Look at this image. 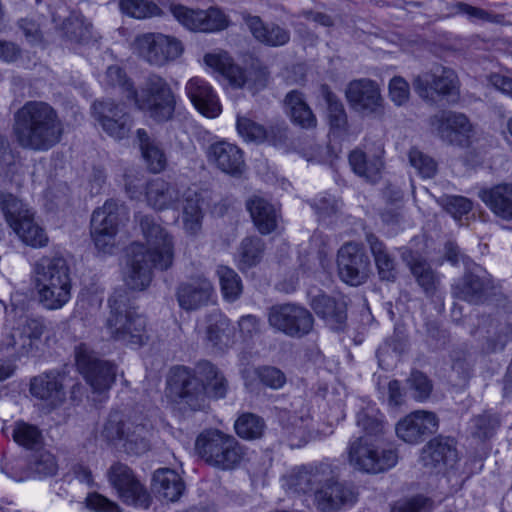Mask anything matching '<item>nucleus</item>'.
Masks as SVG:
<instances>
[{
	"label": "nucleus",
	"mask_w": 512,
	"mask_h": 512,
	"mask_svg": "<svg viewBox=\"0 0 512 512\" xmlns=\"http://www.w3.org/2000/svg\"><path fill=\"white\" fill-rule=\"evenodd\" d=\"M146 245L132 243L128 248L126 286L135 291L145 290L151 283L153 268L167 270L174 259V242L169 232L152 215L137 214Z\"/></svg>",
	"instance_id": "nucleus-1"
},
{
	"label": "nucleus",
	"mask_w": 512,
	"mask_h": 512,
	"mask_svg": "<svg viewBox=\"0 0 512 512\" xmlns=\"http://www.w3.org/2000/svg\"><path fill=\"white\" fill-rule=\"evenodd\" d=\"M168 384L175 401L193 412L208 407L207 388L216 399L224 398L228 390L226 378L209 361H200L193 370L184 366L173 368Z\"/></svg>",
	"instance_id": "nucleus-2"
},
{
	"label": "nucleus",
	"mask_w": 512,
	"mask_h": 512,
	"mask_svg": "<svg viewBox=\"0 0 512 512\" xmlns=\"http://www.w3.org/2000/svg\"><path fill=\"white\" fill-rule=\"evenodd\" d=\"M13 131L22 148L47 151L60 142L63 124L48 103L28 101L15 113Z\"/></svg>",
	"instance_id": "nucleus-3"
},
{
	"label": "nucleus",
	"mask_w": 512,
	"mask_h": 512,
	"mask_svg": "<svg viewBox=\"0 0 512 512\" xmlns=\"http://www.w3.org/2000/svg\"><path fill=\"white\" fill-rule=\"evenodd\" d=\"M111 308L105 327L110 338L131 347H141L148 341L146 318L129 304L125 291L115 290L108 300Z\"/></svg>",
	"instance_id": "nucleus-4"
},
{
	"label": "nucleus",
	"mask_w": 512,
	"mask_h": 512,
	"mask_svg": "<svg viewBox=\"0 0 512 512\" xmlns=\"http://www.w3.org/2000/svg\"><path fill=\"white\" fill-rule=\"evenodd\" d=\"M40 302L50 310L62 308L71 298L70 269L61 256L43 257L35 265Z\"/></svg>",
	"instance_id": "nucleus-5"
},
{
	"label": "nucleus",
	"mask_w": 512,
	"mask_h": 512,
	"mask_svg": "<svg viewBox=\"0 0 512 512\" xmlns=\"http://www.w3.org/2000/svg\"><path fill=\"white\" fill-rule=\"evenodd\" d=\"M195 451L206 464L222 471L236 469L245 456L244 446L233 435L215 428L197 436Z\"/></svg>",
	"instance_id": "nucleus-6"
},
{
	"label": "nucleus",
	"mask_w": 512,
	"mask_h": 512,
	"mask_svg": "<svg viewBox=\"0 0 512 512\" xmlns=\"http://www.w3.org/2000/svg\"><path fill=\"white\" fill-rule=\"evenodd\" d=\"M6 323L10 332L3 336L0 350L14 359L33 352L46 329L41 318L29 317L22 311L18 316L16 309L7 311Z\"/></svg>",
	"instance_id": "nucleus-7"
},
{
	"label": "nucleus",
	"mask_w": 512,
	"mask_h": 512,
	"mask_svg": "<svg viewBox=\"0 0 512 512\" xmlns=\"http://www.w3.org/2000/svg\"><path fill=\"white\" fill-rule=\"evenodd\" d=\"M347 452L352 467L370 474L385 472L398 462L397 451L381 438L355 437L349 441Z\"/></svg>",
	"instance_id": "nucleus-8"
},
{
	"label": "nucleus",
	"mask_w": 512,
	"mask_h": 512,
	"mask_svg": "<svg viewBox=\"0 0 512 512\" xmlns=\"http://www.w3.org/2000/svg\"><path fill=\"white\" fill-rule=\"evenodd\" d=\"M131 100L157 122L170 120L175 111L176 98L170 85L156 74L146 78L140 92L136 91Z\"/></svg>",
	"instance_id": "nucleus-9"
},
{
	"label": "nucleus",
	"mask_w": 512,
	"mask_h": 512,
	"mask_svg": "<svg viewBox=\"0 0 512 512\" xmlns=\"http://www.w3.org/2000/svg\"><path fill=\"white\" fill-rule=\"evenodd\" d=\"M75 362L78 371L94 393L107 392L116 379V366L98 357L87 344L80 343L75 347Z\"/></svg>",
	"instance_id": "nucleus-10"
},
{
	"label": "nucleus",
	"mask_w": 512,
	"mask_h": 512,
	"mask_svg": "<svg viewBox=\"0 0 512 512\" xmlns=\"http://www.w3.org/2000/svg\"><path fill=\"white\" fill-rule=\"evenodd\" d=\"M494 289L491 274L475 262L467 261L463 275L452 285V295L456 299L479 305L493 295Z\"/></svg>",
	"instance_id": "nucleus-11"
},
{
	"label": "nucleus",
	"mask_w": 512,
	"mask_h": 512,
	"mask_svg": "<svg viewBox=\"0 0 512 512\" xmlns=\"http://www.w3.org/2000/svg\"><path fill=\"white\" fill-rule=\"evenodd\" d=\"M126 217L125 207L114 199L107 200L91 217V236L98 250L110 253L120 222Z\"/></svg>",
	"instance_id": "nucleus-12"
},
{
	"label": "nucleus",
	"mask_w": 512,
	"mask_h": 512,
	"mask_svg": "<svg viewBox=\"0 0 512 512\" xmlns=\"http://www.w3.org/2000/svg\"><path fill=\"white\" fill-rule=\"evenodd\" d=\"M358 492L354 485L340 481L336 468L329 463V475L316 490L314 504L320 512H338L356 503Z\"/></svg>",
	"instance_id": "nucleus-13"
},
{
	"label": "nucleus",
	"mask_w": 512,
	"mask_h": 512,
	"mask_svg": "<svg viewBox=\"0 0 512 512\" xmlns=\"http://www.w3.org/2000/svg\"><path fill=\"white\" fill-rule=\"evenodd\" d=\"M412 85L420 98L432 103L436 101V96L452 97V101H455L459 94V80L455 71L441 65L416 76Z\"/></svg>",
	"instance_id": "nucleus-14"
},
{
	"label": "nucleus",
	"mask_w": 512,
	"mask_h": 512,
	"mask_svg": "<svg viewBox=\"0 0 512 512\" xmlns=\"http://www.w3.org/2000/svg\"><path fill=\"white\" fill-rule=\"evenodd\" d=\"M135 48L142 59L158 67L176 60L184 50L181 41L174 36L152 32L137 36Z\"/></svg>",
	"instance_id": "nucleus-15"
},
{
	"label": "nucleus",
	"mask_w": 512,
	"mask_h": 512,
	"mask_svg": "<svg viewBox=\"0 0 512 512\" xmlns=\"http://www.w3.org/2000/svg\"><path fill=\"white\" fill-rule=\"evenodd\" d=\"M267 316L271 327L296 338L307 335L314 323L312 314L306 308L289 303L272 306Z\"/></svg>",
	"instance_id": "nucleus-16"
},
{
	"label": "nucleus",
	"mask_w": 512,
	"mask_h": 512,
	"mask_svg": "<svg viewBox=\"0 0 512 512\" xmlns=\"http://www.w3.org/2000/svg\"><path fill=\"white\" fill-rule=\"evenodd\" d=\"M107 476L109 483L117 490L124 503L140 509L150 507L151 495L127 465L113 464L109 468Z\"/></svg>",
	"instance_id": "nucleus-17"
},
{
	"label": "nucleus",
	"mask_w": 512,
	"mask_h": 512,
	"mask_svg": "<svg viewBox=\"0 0 512 512\" xmlns=\"http://www.w3.org/2000/svg\"><path fill=\"white\" fill-rule=\"evenodd\" d=\"M92 115L109 136L118 140L128 137L133 126L126 106L113 100L95 101L92 104Z\"/></svg>",
	"instance_id": "nucleus-18"
},
{
	"label": "nucleus",
	"mask_w": 512,
	"mask_h": 512,
	"mask_svg": "<svg viewBox=\"0 0 512 512\" xmlns=\"http://www.w3.org/2000/svg\"><path fill=\"white\" fill-rule=\"evenodd\" d=\"M429 124L434 134L453 145H464L473 130L465 114L449 110H442L431 116Z\"/></svg>",
	"instance_id": "nucleus-19"
},
{
	"label": "nucleus",
	"mask_w": 512,
	"mask_h": 512,
	"mask_svg": "<svg viewBox=\"0 0 512 512\" xmlns=\"http://www.w3.org/2000/svg\"><path fill=\"white\" fill-rule=\"evenodd\" d=\"M339 277L347 284L358 286L368 277L370 261L363 248L356 243H346L337 254Z\"/></svg>",
	"instance_id": "nucleus-20"
},
{
	"label": "nucleus",
	"mask_w": 512,
	"mask_h": 512,
	"mask_svg": "<svg viewBox=\"0 0 512 512\" xmlns=\"http://www.w3.org/2000/svg\"><path fill=\"white\" fill-rule=\"evenodd\" d=\"M169 10L189 30L212 32L221 30L227 25L225 14L217 8L192 10L182 5L171 4Z\"/></svg>",
	"instance_id": "nucleus-21"
},
{
	"label": "nucleus",
	"mask_w": 512,
	"mask_h": 512,
	"mask_svg": "<svg viewBox=\"0 0 512 512\" xmlns=\"http://www.w3.org/2000/svg\"><path fill=\"white\" fill-rule=\"evenodd\" d=\"M329 475V463L302 465L292 469L283 477V486L291 493L307 494L316 490L322 479Z\"/></svg>",
	"instance_id": "nucleus-22"
},
{
	"label": "nucleus",
	"mask_w": 512,
	"mask_h": 512,
	"mask_svg": "<svg viewBox=\"0 0 512 512\" xmlns=\"http://www.w3.org/2000/svg\"><path fill=\"white\" fill-rule=\"evenodd\" d=\"M346 98L353 110L364 115L377 113L382 108L380 88L367 78L351 81L346 89Z\"/></svg>",
	"instance_id": "nucleus-23"
},
{
	"label": "nucleus",
	"mask_w": 512,
	"mask_h": 512,
	"mask_svg": "<svg viewBox=\"0 0 512 512\" xmlns=\"http://www.w3.org/2000/svg\"><path fill=\"white\" fill-rule=\"evenodd\" d=\"M438 426L439 419L435 413L417 410L400 420L395 430L399 439L409 444H417L425 436L435 433Z\"/></svg>",
	"instance_id": "nucleus-24"
},
{
	"label": "nucleus",
	"mask_w": 512,
	"mask_h": 512,
	"mask_svg": "<svg viewBox=\"0 0 512 512\" xmlns=\"http://www.w3.org/2000/svg\"><path fill=\"white\" fill-rule=\"evenodd\" d=\"M214 293L211 281L203 275H199L181 282L176 289V298L182 309L193 311L208 305Z\"/></svg>",
	"instance_id": "nucleus-25"
},
{
	"label": "nucleus",
	"mask_w": 512,
	"mask_h": 512,
	"mask_svg": "<svg viewBox=\"0 0 512 512\" xmlns=\"http://www.w3.org/2000/svg\"><path fill=\"white\" fill-rule=\"evenodd\" d=\"M348 302V297L341 293H320L311 299L310 305L315 314L331 329L339 330L347 319Z\"/></svg>",
	"instance_id": "nucleus-26"
},
{
	"label": "nucleus",
	"mask_w": 512,
	"mask_h": 512,
	"mask_svg": "<svg viewBox=\"0 0 512 512\" xmlns=\"http://www.w3.org/2000/svg\"><path fill=\"white\" fill-rule=\"evenodd\" d=\"M208 162L223 173L240 176L245 169L242 150L229 142L219 141L211 144L206 152Z\"/></svg>",
	"instance_id": "nucleus-27"
},
{
	"label": "nucleus",
	"mask_w": 512,
	"mask_h": 512,
	"mask_svg": "<svg viewBox=\"0 0 512 512\" xmlns=\"http://www.w3.org/2000/svg\"><path fill=\"white\" fill-rule=\"evenodd\" d=\"M421 461L425 467L438 471L452 467L457 461L453 439L442 436L431 439L422 449Z\"/></svg>",
	"instance_id": "nucleus-28"
},
{
	"label": "nucleus",
	"mask_w": 512,
	"mask_h": 512,
	"mask_svg": "<svg viewBox=\"0 0 512 512\" xmlns=\"http://www.w3.org/2000/svg\"><path fill=\"white\" fill-rule=\"evenodd\" d=\"M64 371L51 370L35 376L30 382V393L41 400L47 401L51 406H58L64 402L66 393L63 387Z\"/></svg>",
	"instance_id": "nucleus-29"
},
{
	"label": "nucleus",
	"mask_w": 512,
	"mask_h": 512,
	"mask_svg": "<svg viewBox=\"0 0 512 512\" xmlns=\"http://www.w3.org/2000/svg\"><path fill=\"white\" fill-rule=\"evenodd\" d=\"M186 93L195 108L206 117H217L221 112V105L211 85L200 77L191 78L186 86Z\"/></svg>",
	"instance_id": "nucleus-30"
},
{
	"label": "nucleus",
	"mask_w": 512,
	"mask_h": 512,
	"mask_svg": "<svg viewBox=\"0 0 512 512\" xmlns=\"http://www.w3.org/2000/svg\"><path fill=\"white\" fill-rule=\"evenodd\" d=\"M472 335H480L486 339V349L490 352L502 350L512 340V324L507 320L483 316L478 327L471 332Z\"/></svg>",
	"instance_id": "nucleus-31"
},
{
	"label": "nucleus",
	"mask_w": 512,
	"mask_h": 512,
	"mask_svg": "<svg viewBox=\"0 0 512 512\" xmlns=\"http://www.w3.org/2000/svg\"><path fill=\"white\" fill-rule=\"evenodd\" d=\"M182 192L183 188L177 184L157 178L147 184L146 200L150 207L158 211L176 209Z\"/></svg>",
	"instance_id": "nucleus-32"
},
{
	"label": "nucleus",
	"mask_w": 512,
	"mask_h": 512,
	"mask_svg": "<svg viewBox=\"0 0 512 512\" xmlns=\"http://www.w3.org/2000/svg\"><path fill=\"white\" fill-rule=\"evenodd\" d=\"M153 489L157 496L166 502H177L185 492L182 477L174 470L162 468L153 475Z\"/></svg>",
	"instance_id": "nucleus-33"
},
{
	"label": "nucleus",
	"mask_w": 512,
	"mask_h": 512,
	"mask_svg": "<svg viewBox=\"0 0 512 512\" xmlns=\"http://www.w3.org/2000/svg\"><path fill=\"white\" fill-rule=\"evenodd\" d=\"M280 418L291 447H300L307 442L311 434V417L308 409L301 408L300 414L283 411Z\"/></svg>",
	"instance_id": "nucleus-34"
},
{
	"label": "nucleus",
	"mask_w": 512,
	"mask_h": 512,
	"mask_svg": "<svg viewBox=\"0 0 512 512\" xmlns=\"http://www.w3.org/2000/svg\"><path fill=\"white\" fill-rule=\"evenodd\" d=\"M204 63L225 77L235 88L243 87L247 81L245 72L233 63L232 58L225 51L207 53L204 56Z\"/></svg>",
	"instance_id": "nucleus-35"
},
{
	"label": "nucleus",
	"mask_w": 512,
	"mask_h": 512,
	"mask_svg": "<svg viewBox=\"0 0 512 512\" xmlns=\"http://www.w3.org/2000/svg\"><path fill=\"white\" fill-rule=\"evenodd\" d=\"M480 199L498 217L512 220V184H498L479 192Z\"/></svg>",
	"instance_id": "nucleus-36"
},
{
	"label": "nucleus",
	"mask_w": 512,
	"mask_h": 512,
	"mask_svg": "<svg viewBox=\"0 0 512 512\" xmlns=\"http://www.w3.org/2000/svg\"><path fill=\"white\" fill-rule=\"evenodd\" d=\"M126 435L122 448L127 454L141 455L150 448V432L152 424L146 419L128 420Z\"/></svg>",
	"instance_id": "nucleus-37"
},
{
	"label": "nucleus",
	"mask_w": 512,
	"mask_h": 512,
	"mask_svg": "<svg viewBox=\"0 0 512 512\" xmlns=\"http://www.w3.org/2000/svg\"><path fill=\"white\" fill-rule=\"evenodd\" d=\"M201 194L191 188L183 189L180 196L182 222L186 233L196 235L202 226L203 212L200 205Z\"/></svg>",
	"instance_id": "nucleus-38"
},
{
	"label": "nucleus",
	"mask_w": 512,
	"mask_h": 512,
	"mask_svg": "<svg viewBox=\"0 0 512 512\" xmlns=\"http://www.w3.org/2000/svg\"><path fill=\"white\" fill-rule=\"evenodd\" d=\"M247 209L261 234H269L276 229L279 216L267 200L254 197L247 202Z\"/></svg>",
	"instance_id": "nucleus-39"
},
{
	"label": "nucleus",
	"mask_w": 512,
	"mask_h": 512,
	"mask_svg": "<svg viewBox=\"0 0 512 512\" xmlns=\"http://www.w3.org/2000/svg\"><path fill=\"white\" fill-rule=\"evenodd\" d=\"M367 242L375 260L381 280L393 282L397 277L395 258L388 252L385 244L374 234H367Z\"/></svg>",
	"instance_id": "nucleus-40"
},
{
	"label": "nucleus",
	"mask_w": 512,
	"mask_h": 512,
	"mask_svg": "<svg viewBox=\"0 0 512 512\" xmlns=\"http://www.w3.org/2000/svg\"><path fill=\"white\" fill-rule=\"evenodd\" d=\"M285 104L293 123L304 129L316 127L317 118L306 103L302 93L296 90L289 92L285 97Z\"/></svg>",
	"instance_id": "nucleus-41"
},
{
	"label": "nucleus",
	"mask_w": 512,
	"mask_h": 512,
	"mask_svg": "<svg viewBox=\"0 0 512 512\" xmlns=\"http://www.w3.org/2000/svg\"><path fill=\"white\" fill-rule=\"evenodd\" d=\"M349 164L355 174L372 183L378 181L383 167L380 156L368 157L360 149H355L349 154Z\"/></svg>",
	"instance_id": "nucleus-42"
},
{
	"label": "nucleus",
	"mask_w": 512,
	"mask_h": 512,
	"mask_svg": "<svg viewBox=\"0 0 512 512\" xmlns=\"http://www.w3.org/2000/svg\"><path fill=\"white\" fill-rule=\"evenodd\" d=\"M142 156L153 173L163 171L167 164L165 153L158 141L149 137L144 129L137 130Z\"/></svg>",
	"instance_id": "nucleus-43"
},
{
	"label": "nucleus",
	"mask_w": 512,
	"mask_h": 512,
	"mask_svg": "<svg viewBox=\"0 0 512 512\" xmlns=\"http://www.w3.org/2000/svg\"><path fill=\"white\" fill-rule=\"evenodd\" d=\"M247 24L253 36L268 46H281L290 39L288 30L274 24L264 25L259 17L250 18Z\"/></svg>",
	"instance_id": "nucleus-44"
},
{
	"label": "nucleus",
	"mask_w": 512,
	"mask_h": 512,
	"mask_svg": "<svg viewBox=\"0 0 512 512\" xmlns=\"http://www.w3.org/2000/svg\"><path fill=\"white\" fill-rule=\"evenodd\" d=\"M383 415L373 405L361 409L356 416V424L363 432L361 437L367 439H385V422Z\"/></svg>",
	"instance_id": "nucleus-45"
},
{
	"label": "nucleus",
	"mask_w": 512,
	"mask_h": 512,
	"mask_svg": "<svg viewBox=\"0 0 512 512\" xmlns=\"http://www.w3.org/2000/svg\"><path fill=\"white\" fill-rule=\"evenodd\" d=\"M265 251L264 241L257 236L244 238L237 251V265L241 271L248 270L259 264Z\"/></svg>",
	"instance_id": "nucleus-46"
},
{
	"label": "nucleus",
	"mask_w": 512,
	"mask_h": 512,
	"mask_svg": "<svg viewBox=\"0 0 512 512\" xmlns=\"http://www.w3.org/2000/svg\"><path fill=\"white\" fill-rule=\"evenodd\" d=\"M64 35L72 44H88L93 39L92 24L80 13H72L63 23Z\"/></svg>",
	"instance_id": "nucleus-47"
},
{
	"label": "nucleus",
	"mask_w": 512,
	"mask_h": 512,
	"mask_svg": "<svg viewBox=\"0 0 512 512\" xmlns=\"http://www.w3.org/2000/svg\"><path fill=\"white\" fill-rule=\"evenodd\" d=\"M230 321L221 314H211L208 317L206 340L210 346L223 350L229 345L231 334Z\"/></svg>",
	"instance_id": "nucleus-48"
},
{
	"label": "nucleus",
	"mask_w": 512,
	"mask_h": 512,
	"mask_svg": "<svg viewBox=\"0 0 512 512\" xmlns=\"http://www.w3.org/2000/svg\"><path fill=\"white\" fill-rule=\"evenodd\" d=\"M321 94L327 103L328 120L331 130L337 134L345 132L348 120L342 102L327 85L321 86Z\"/></svg>",
	"instance_id": "nucleus-49"
},
{
	"label": "nucleus",
	"mask_w": 512,
	"mask_h": 512,
	"mask_svg": "<svg viewBox=\"0 0 512 512\" xmlns=\"http://www.w3.org/2000/svg\"><path fill=\"white\" fill-rule=\"evenodd\" d=\"M236 434L245 440H257L263 437L266 423L257 414L246 412L241 414L234 423Z\"/></svg>",
	"instance_id": "nucleus-50"
},
{
	"label": "nucleus",
	"mask_w": 512,
	"mask_h": 512,
	"mask_svg": "<svg viewBox=\"0 0 512 512\" xmlns=\"http://www.w3.org/2000/svg\"><path fill=\"white\" fill-rule=\"evenodd\" d=\"M0 208L12 228L33 214L20 199L6 192L0 193Z\"/></svg>",
	"instance_id": "nucleus-51"
},
{
	"label": "nucleus",
	"mask_w": 512,
	"mask_h": 512,
	"mask_svg": "<svg viewBox=\"0 0 512 512\" xmlns=\"http://www.w3.org/2000/svg\"><path fill=\"white\" fill-rule=\"evenodd\" d=\"M21 240L32 247H44L48 237L42 227L34 222L33 214L13 227Z\"/></svg>",
	"instance_id": "nucleus-52"
},
{
	"label": "nucleus",
	"mask_w": 512,
	"mask_h": 512,
	"mask_svg": "<svg viewBox=\"0 0 512 512\" xmlns=\"http://www.w3.org/2000/svg\"><path fill=\"white\" fill-rule=\"evenodd\" d=\"M223 297L230 302L237 300L242 293V281L239 275L230 267L220 265L216 270Z\"/></svg>",
	"instance_id": "nucleus-53"
},
{
	"label": "nucleus",
	"mask_w": 512,
	"mask_h": 512,
	"mask_svg": "<svg viewBox=\"0 0 512 512\" xmlns=\"http://www.w3.org/2000/svg\"><path fill=\"white\" fill-rule=\"evenodd\" d=\"M121 11L136 19H145L163 14L161 7L150 0H120Z\"/></svg>",
	"instance_id": "nucleus-54"
},
{
	"label": "nucleus",
	"mask_w": 512,
	"mask_h": 512,
	"mask_svg": "<svg viewBox=\"0 0 512 512\" xmlns=\"http://www.w3.org/2000/svg\"><path fill=\"white\" fill-rule=\"evenodd\" d=\"M28 466L30 471L39 477L52 476L58 469L54 455L45 449L34 451L29 458Z\"/></svg>",
	"instance_id": "nucleus-55"
},
{
	"label": "nucleus",
	"mask_w": 512,
	"mask_h": 512,
	"mask_svg": "<svg viewBox=\"0 0 512 512\" xmlns=\"http://www.w3.org/2000/svg\"><path fill=\"white\" fill-rule=\"evenodd\" d=\"M450 14H465L472 20L496 24H502L505 19L504 15L502 14H496L460 1L452 4Z\"/></svg>",
	"instance_id": "nucleus-56"
},
{
	"label": "nucleus",
	"mask_w": 512,
	"mask_h": 512,
	"mask_svg": "<svg viewBox=\"0 0 512 512\" xmlns=\"http://www.w3.org/2000/svg\"><path fill=\"white\" fill-rule=\"evenodd\" d=\"M128 421H123L118 412L111 413L104 424L101 435L109 443L122 446Z\"/></svg>",
	"instance_id": "nucleus-57"
},
{
	"label": "nucleus",
	"mask_w": 512,
	"mask_h": 512,
	"mask_svg": "<svg viewBox=\"0 0 512 512\" xmlns=\"http://www.w3.org/2000/svg\"><path fill=\"white\" fill-rule=\"evenodd\" d=\"M410 268L418 284L424 291L427 294L433 293L436 289L438 278L429 264L426 261L415 259L411 263Z\"/></svg>",
	"instance_id": "nucleus-58"
},
{
	"label": "nucleus",
	"mask_w": 512,
	"mask_h": 512,
	"mask_svg": "<svg viewBox=\"0 0 512 512\" xmlns=\"http://www.w3.org/2000/svg\"><path fill=\"white\" fill-rule=\"evenodd\" d=\"M409 162L423 178H432L437 172L436 161L418 148H411L408 153Z\"/></svg>",
	"instance_id": "nucleus-59"
},
{
	"label": "nucleus",
	"mask_w": 512,
	"mask_h": 512,
	"mask_svg": "<svg viewBox=\"0 0 512 512\" xmlns=\"http://www.w3.org/2000/svg\"><path fill=\"white\" fill-rule=\"evenodd\" d=\"M498 425L496 416L482 414L471 419L469 429L472 436L485 440L493 435Z\"/></svg>",
	"instance_id": "nucleus-60"
},
{
	"label": "nucleus",
	"mask_w": 512,
	"mask_h": 512,
	"mask_svg": "<svg viewBox=\"0 0 512 512\" xmlns=\"http://www.w3.org/2000/svg\"><path fill=\"white\" fill-rule=\"evenodd\" d=\"M236 127L239 135L249 142H264L266 132L263 125L253 121L250 118L238 116Z\"/></svg>",
	"instance_id": "nucleus-61"
},
{
	"label": "nucleus",
	"mask_w": 512,
	"mask_h": 512,
	"mask_svg": "<svg viewBox=\"0 0 512 512\" xmlns=\"http://www.w3.org/2000/svg\"><path fill=\"white\" fill-rule=\"evenodd\" d=\"M105 82L108 86L121 89L126 93V97L129 100H131L132 96H136L133 83L127 78L125 72L119 66L113 65L107 68Z\"/></svg>",
	"instance_id": "nucleus-62"
},
{
	"label": "nucleus",
	"mask_w": 512,
	"mask_h": 512,
	"mask_svg": "<svg viewBox=\"0 0 512 512\" xmlns=\"http://www.w3.org/2000/svg\"><path fill=\"white\" fill-rule=\"evenodd\" d=\"M12 436L16 443L28 449L35 448L41 439V434L37 427L26 423H17L13 429Z\"/></svg>",
	"instance_id": "nucleus-63"
},
{
	"label": "nucleus",
	"mask_w": 512,
	"mask_h": 512,
	"mask_svg": "<svg viewBox=\"0 0 512 512\" xmlns=\"http://www.w3.org/2000/svg\"><path fill=\"white\" fill-rule=\"evenodd\" d=\"M254 375L260 383L271 389H280L286 383L285 374L273 366H262L254 370Z\"/></svg>",
	"instance_id": "nucleus-64"
}]
</instances>
